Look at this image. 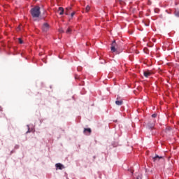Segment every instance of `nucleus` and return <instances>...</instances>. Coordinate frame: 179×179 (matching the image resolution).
<instances>
[{"mask_svg":"<svg viewBox=\"0 0 179 179\" xmlns=\"http://www.w3.org/2000/svg\"><path fill=\"white\" fill-rule=\"evenodd\" d=\"M35 1H38V0H35Z\"/></svg>","mask_w":179,"mask_h":179,"instance_id":"nucleus-22","label":"nucleus"},{"mask_svg":"<svg viewBox=\"0 0 179 179\" xmlns=\"http://www.w3.org/2000/svg\"><path fill=\"white\" fill-rule=\"evenodd\" d=\"M66 33V34H71V33H72V29H71V28H68Z\"/></svg>","mask_w":179,"mask_h":179,"instance_id":"nucleus-12","label":"nucleus"},{"mask_svg":"<svg viewBox=\"0 0 179 179\" xmlns=\"http://www.w3.org/2000/svg\"><path fill=\"white\" fill-rule=\"evenodd\" d=\"M71 17H73V16H75V12H73L71 15Z\"/></svg>","mask_w":179,"mask_h":179,"instance_id":"nucleus-19","label":"nucleus"},{"mask_svg":"<svg viewBox=\"0 0 179 179\" xmlns=\"http://www.w3.org/2000/svg\"><path fill=\"white\" fill-rule=\"evenodd\" d=\"M143 75L145 78H149V76H150V75H152V71L147 70L143 72Z\"/></svg>","mask_w":179,"mask_h":179,"instance_id":"nucleus-6","label":"nucleus"},{"mask_svg":"<svg viewBox=\"0 0 179 179\" xmlns=\"http://www.w3.org/2000/svg\"><path fill=\"white\" fill-rule=\"evenodd\" d=\"M18 41L20 43V44H23V41L22 40V38H18Z\"/></svg>","mask_w":179,"mask_h":179,"instance_id":"nucleus-15","label":"nucleus"},{"mask_svg":"<svg viewBox=\"0 0 179 179\" xmlns=\"http://www.w3.org/2000/svg\"><path fill=\"white\" fill-rule=\"evenodd\" d=\"M58 10L59 12V15H64V12H65V10L62 7H59Z\"/></svg>","mask_w":179,"mask_h":179,"instance_id":"nucleus-8","label":"nucleus"},{"mask_svg":"<svg viewBox=\"0 0 179 179\" xmlns=\"http://www.w3.org/2000/svg\"><path fill=\"white\" fill-rule=\"evenodd\" d=\"M85 9H86L87 12H89V10H90V6H87Z\"/></svg>","mask_w":179,"mask_h":179,"instance_id":"nucleus-14","label":"nucleus"},{"mask_svg":"<svg viewBox=\"0 0 179 179\" xmlns=\"http://www.w3.org/2000/svg\"><path fill=\"white\" fill-rule=\"evenodd\" d=\"M169 131H171V127H166L165 129L166 132H169Z\"/></svg>","mask_w":179,"mask_h":179,"instance_id":"nucleus-13","label":"nucleus"},{"mask_svg":"<svg viewBox=\"0 0 179 179\" xmlns=\"http://www.w3.org/2000/svg\"><path fill=\"white\" fill-rule=\"evenodd\" d=\"M160 159H164V157L162 156H159V155H156L155 157H152V160L155 162H159V160H160Z\"/></svg>","mask_w":179,"mask_h":179,"instance_id":"nucleus-7","label":"nucleus"},{"mask_svg":"<svg viewBox=\"0 0 179 179\" xmlns=\"http://www.w3.org/2000/svg\"><path fill=\"white\" fill-rule=\"evenodd\" d=\"M59 33H64V29H63L62 28H60V29H59Z\"/></svg>","mask_w":179,"mask_h":179,"instance_id":"nucleus-17","label":"nucleus"},{"mask_svg":"<svg viewBox=\"0 0 179 179\" xmlns=\"http://www.w3.org/2000/svg\"><path fill=\"white\" fill-rule=\"evenodd\" d=\"M155 122L156 121L154 119H151L148 123V128H150V129H153V128H155Z\"/></svg>","mask_w":179,"mask_h":179,"instance_id":"nucleus-2","label":"nucleus"},{"mask_svg":"<svg viewBox=\"0 0 179 179\" xmlns=\"http://www.w3.org/2000/svg\"><path fill=\"white\" fill-rule=\"evenodd\" d=\"M83 132L86 135H90L92 134V129H90V128H85Z\"/></svg>","mask_w":179,"mask_h":179,"instance_id":"nucleus-5","label":"nucleus"},{"mask_svg":"<svg viewBox=\"0 0 179 179\" xmlns=\"http://www.w3.org/2000/svg\"><path fill=\"white\" fill-rule=\"evenodd\" d=\"M31 15L32 17H40L41 13L40 12V6H36L31 9Z\"/></svg>","mask_w":179,"mask_h":179,"instance_id":"nucleus-1","label":"nucleus"},{"mask_svg":"<svg viewBox=\"0 0 179 179\" xmlns=\"http://www.w3.org/2000/svg\"><path fill=\"white\" fill-rule=\"evenodd\" d=\"M175 15H176V16H178V17H179V12L178 11H176Z\"/></svg>","mask_w":179,"mask_h":179,"instance_id":"nucleus-18","label":"nucleus"},{"mask_svg":"<svg viewBox=\"0 0 179 179\" xmlns=\"http://www.w3.org/2000/svg\"><path fill=\"white\" fill-rule=\"evenodd\" d=\"M157 117V114H156V113H154L152 115V118H156Z\"/></svg>","mask_w":179,"mask_h":179,"instance_id":"nucleus-16","label":"nucleus"},{"mask_svg":"<svg viewBox=\"0 0 179 179\" xmlns=\"http://www.w3.org/2000/svg\"><path fill=\"white\" fill-rule=\"evenodd\" d=\"M71 9H72L71 7L66 8L65 15H69V10H71Z\"/></svg>","mask_w":179,"mask_h":179,"instance_id":"nucleus-10","label":"nucleus"},{"mask_svg":"<svg viewBox=\"0 0 179 179\" xmlns=\"http://www.w3.org/2000/svg\"><path fill=\"white\" fill-rule=\"evenodd\" d=\"M42 30L44 33H47V31L50 30V25L48 24V23L45 22L43 24V25L42 26Z\"/></svg>","mask_w":179,"mask_h":179,"instance_id":"nucleus-4","label":"nucleus"},{"mask_svg":"<svg viewBox=\"0 0 179 179\" xmlns=\"http://www.w3.org/2000/svg\"><path fill=\"white\" fill-rule=\"evenodd\" d=\"M76 79H78V77H76Z\"/></svg>","mask_w":179,"mask_h":179,"instance_id":"nucleus-21","label":"nucleus"},{"mask_svg":"<svg viewBox=\"0 0 179 179\" xmlns=\"http://www.w3.org/2000/svg\"><path fill=\"white\" fill-rule=\"evenodd\" d=\"M122 101H115V104H117V106H122Z\"/></svg>","mask_w":179,"mask_h":179,"instance_id":"nucleus-11","label":"nucleus"},{"mask_svg":"<svg viewBox=\"0 0 179 179\" xmlns=\"http://www.w3.org/2000/svg\"><path fill=\"white\" fill-rule=\"evenodd\" d=\"M145 26H149V24H145Z\"/></svg>","mask_w":179,"mask_h":179,"instance_id":"nucleus-20","label":"nucleus"},{"mask_svg":"<svg viewBox=\"0 0 179 179\" xmlns=\"http://www.w3.org/2000/svg\"><path fill=\"white\" fill-rule=\"evenodd\" d=\"M56 167H57V169H59V170H62L63 166H62V164L58 163V164H56Z\"/></svg>","mask_w":179,"mask_h":179,"instance_id":"nucleus-9","label":"nucleus"},{"mask_svg":"<svg viewBox=\"0 0 179 179\" xmlns=\"http://www.w3.org/2000/svg\"><path fill=\"white\" fill-rule=\"evenodd\" d=\"M117 43H115V41H113L110 47V50L112 52H115V51H117Z\"/></svg>","mask_w":179,"mask_h":179,"instance_id":"nucleus-3","label":"nucleus"}]
</instances>
